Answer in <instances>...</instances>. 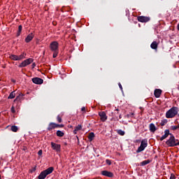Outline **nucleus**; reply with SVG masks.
I'll list each match as a JSON object with an SVG mask.
<instances>
[{
	"mask_svg": "<svg viewBox=\"0 0 179 179\" xmlns=\"http://www.w3.org/2000/svg\"><path fill=\"white\" fill-rule=\"evenodd\" d=\"M33 83L35 85H43L44 83V80L38 78V77H35L31 79Z\"/></svg>",
	"mask_w": 179,
	"mask_h": 179,
	"instance_id": "obj_9",
	"label": "nucleus"
},
{
	"mask_svg": "<svg viewBox=\"0 0 179 179\" xmlns=\"http://www.w3.org/2000/svg\"><path fill=\"white\" fill-rule=\"evenodd\" d=\"M58 46H59V43L57 41H53L50 43V48L51 51L55 52V51H58Z\"/></svg>",
	"mask_w": 179,
	"mask_h": 179,
	"instance_id": "obj_8",
	"label": "nucleus"
},
{
	"mask_svg": "<svg viewBox=\"0 0 179 179\" xmlns=\"http://www.w3.org/2000/svg\"><path fill=\"white\" fill-rule=\"evenodd\" d=\"M31 67H32V68H36V63H33V64H31Z\"/></svg>",
	"mask_w": 179,
	"mask_h": 179,
	"instance_id": "obj_41",
	"label": "nucleus"
},
{
	"mask_svg": "<svg viewBox=\"0 0 179 179\" xmlns=\"http://www.w3.org/2000/svg\"><path fill=\"white\" fill-rule=\"evenodd\" d=\"M129 115H130V117L132 118L134 117V115H135V113H129Z\"/></svg>",
	"mask_w": 179,
	"mask_h": 179,
	"instance_id": "obj_40",
	"label": "nucleus"
},
{
	"mask_svg": "<svg viewBox=\"0 0 179 179\" xmlns=\"http://www.w3.org/2000/svg\"><path fill=\"white\" fill-rule=\"evenodd\" d=\"M10 59H12L13 61H19L18 56L16 55H11L9 57Z\"/></svg>",
	"mask_w": 179,
	"mask_h": 179,
	"instance_id": "obj_21",
	"label": "nucleus"
},
{
	"mask_svg": "<svg viewBox=\"0 0 179 179\" xmlns=\"http://www.w3.org/2000/svg\"><path fill=\"white\" fill-rule=\"evenodd\" d=\"M99 115L101 118V121H102V122H106V121H107V115L106 114V112L104 111H101L99 113Z\"/></svg>",
	"mask_w": 179,
	"mask_h": 179,
	"instance_id": "obj_10",
	"label": "nucleus"
},
{
	"mask_svg": "<svg viewBox=\"0 0 179 179\" xmlns=\"http://www.w3.org/2000/svg\"><path fill=\"white\" fill-rule=\"evenodd\" d=\"M38 156H42V155H43V150H40L38 152Z\"/></svg>",
	"mask_w": 179,
	"mask_h": 179,
	"instance_id": "obj_37",
	"label": "nucleus"
},
{
	"mask_svg": "<svg viewBox=\"0 0 179 179\" xmlns=\"http://www.w3.org/2000/svg\"><path fill=\"white\" fill-rule=\"evenodd\" d=\"M152 162V160L150 159H147V160H145V161H143L140 163V166H146L147 164H149V163H150Z\"/></svg>",
	"mask_w": 179,
	"mask_h": 179,
	"instance_id": "obj_20",
	"label": "nucleus"
},
{
	"mask_svg": "<svg viewBox=\"0 0 179 179\" xmlns=\"http://www.w3.org/2000/svg\"><path fill=\"white\" fill-rule=\"evenodd\" d=\"M0 179H1V175H0Z\"/></svg>",
	"mask_w": 179,
	"mask_h": 179,
	"instance_id": "obj_49",
	"label": "nucleus"
},
{
	"mask_svg": "<svg viewBox=\"0 0 179 179\" xmlns=\"http://www.w3.org/2000/svg\"><path fill=\"white\" fill-rule=\"evenodd\" d=\"M22 29H23V27H22V25H19L18 27V31L17 33V36L19 37V36H20V33H22Z\"/></svg>",
	"mask_w": 179,
	"mask_h": 179,
	"instance_id": "obj_26",
	"label": "nucleus"
},
{
	"mask_svg": "<svg viewBox=\"0 0 179 179\" xmlns=\"http://www.w3.org/2000/svg\"><path fill=\"white\" fill-rule=\"evenodd\" d=\"M33 62L32 58H29L27 59L24 60L18 66L19 68H25L27 65H30Z\"/></svg>",
	"mask_w": 179,
	"mask_h": 179,
	"instance_id": "obj_5",
	"label": "nucleus"
},
{
	"mask_svg": "<svg viewBox=\"0 0 179 179\" xmlns=\"http://www.w3.org/2000/svg\"><path fill=\"white\" fill-rule=\"evenodd\" d=\"M126 117H127V118H131V115H130L129 114H127V115H126Z\"/></svg>",
	"mask_w": 179,
	"mask_h": 179,
	"instance_id": "obj_42",
	"label": "nucleus"
},
{
	"mask_svg": "<svg viewBox=\"0 0 179 179\" xmlns=\"http://www.w3.org/2000/svg\"><path fill=\"white\" fill-rule=\"evenodd\" d=\"M171 137L166 142V145L169 146V148H174L176 144V137H174V135L170 134Z\"/></svg>",
	"mask_w": 179,
	"mask_h": 179,
	"instance_id": "obj_4",
	"label": "nucleus"
},
{
	"mask_svg": "<svg viewBox=\"0 0 179 179\" xmlns=\"http://www.w3.org/2000/svg\"><path fill=\"white\" fill-rule=\"evenodd\" d=\"M54 171V167L51 166L42 171L38 176V179H45V177Z\"/></svg>",
	"mask_w": 179,
	"mask_h": 179,
	"instance_id": "obj_2",
	"label": "nucleus"
},
{
	"mask_svg": "<svg viewBox=\"0 0 179 179\" xmlns=\"http://www.w3.org/2000/svg\"><path fill=\"white\" fill-rule=\"evenodd\" d=\"M166 124H167V120H162L160 125H161V127H164V125Z\"/></svg>",
	"mask_w": 179,
	"mask_h": 179,
	"instance_id": "obj_29",
	"label": "nucleus"
},
{
	"mask_svg": "<svg viewBox=\"0 0 179 179\" xmlns=\"http://www.w3.org/2000/svg\"><path fill=\"white\" fill-rule=\"evenodd\" d=\"M16 96V94L15 93V91L12 92L9 96H8V99H15V96Z\"/></svg>",
	"mask_w": 179,
	"mask_h": 179,
	"instance_id": "obj_24",
	"label": "nucleus"
},
{
	"mask_svg": "<svg viewBox=\"0 0 179 179\" xmlns=\"http://www.w3.org/2000/svg\"><path fill=\"white\" fill-rule=\"evenodd\" d=\"M26 53L23 52L20 56H18V61H20L21 59H24L26 58Z\"/></svg>",
	"mask_w": 179,
	"mask_h": 179,
	"instance_id": "obj_25",
	"label": "nucleus"
},
{
	"mask_svg": "<svg viewBox=\"0 0 179 179\" xmlns=\"http://www.w3.org/2000/svg\"><path fill=\"white\" fill-rule=\"evenodd\" d=\"M50 145L53 150H55L56 152H57V153H59V152H61V145L57 144L54 142H51Z\"/></svg>",
	"mask_w": 179,
	"mask_h": 179,
	"instance_id": "obj_7",
	"label": "nucleus"
},
{
	"mask_svg": "<svg viewBox=\"0 0 179 179\" xmlns=\"http://www.w3.org/2000/svg\"><path fill=\"white\" fill-rule=\"evenodd\" d=\"M146 148H148V139H143L141 141L140 146L136 150V153H141V152H143V150H145Z\"/></svg>",
	"mask_w": 179,
	"mask_h": 179,
	"instance_id": "obj_3",
	"label": "nucleus"
},
{
	"mask_svg": "<svg viewBox=\"0 0 179 179\" xmlns=\"http://www.w3.org/2000/svg\"><path fill=\"white\" fill-rule=\"evenodd\" d=\"M11 113H13V114H15V113H16V110H15V107L14 106L11 107Z\"/></svg>",
	"mask_w": 179,
	"mask_h": 179,
	"instance_id": "obj_35",
	"label": "nucleus"
},
{
	"mask_svg": "<svg viewBox=\"0 0 179 179\" xmlns=\"http://www.w3.org/2000/svg\"><path fill=\"white\" fill-rule=\"evenodd\" d=\"M115 111H117V114H118V111H119L118 109H115Z\"/></svg>",
	"mask_w": 179,
	"mask_h": 179,
	"instance_id": "obj_45",
	"label": "nucleus"
},
{
	"mask_svg": "<svg viewBox=\"0 0 179 179\" xmlns=\"http://www.w3.org/2000/svg\"><path fill=\"white\" fill-rule=\"evenodd\" d=\"M178 114V108L173 106L166 113V118H174Z\"/></svg>",
	"mask_w": 179,
	"mask_h": 179,
	"instance_id": "obj_1",
	"label": "nucleus"
},
{
	"mask_svg": "<svg viewBox=\"0 0 179 179\" xmlns=\"http://www.w3.org/2000/svg\"><path fill=\"white\" fill-rule=\"evenodd\" d=\"M56 135H57V136L62 138V136H64L65 135V134L63 131H62L61 130H57L56 132Z\"/></svg>",
	"mask_w": 179,
	"mask_h": 179,
	"instance_id": "obj_22",
	"label": "nucleus"
},
{
	"mask_svg": "<svg viewBox=\"0 0 179 179\" xmlns=\"http://www.w3.org/2000/svg\"><path fill=\"white\" fill-rule=\"evenodd\" d=\"M106 163L108 164V166H111V160L106 159Z\"/></svg>",
	"mask_w": 179,
	"mask_h": 179,
	"instance_id": "obj_33",
	"label": "nucleus"
},
{
	"mask_svg": "<svg viewBox=\"0 0 179 179\" xmlns=\"http://www.w3.org/2000/svg\"><path fill=\"white\" fill-rule=\"evenodd\" d=\"M57 128V123L50 122L48 127V131H52V129H55Z\"/></svg>",
	"mask_w": 179,
	"mask_h": 179,
	"instance_id": "obj_12",
	"label": "nucleus"
},
{
	"mask_svg": "<svg viewBox=\"0 0 179 179\" xmlns=\"http://www.w3.org/2000/svg\"><path fill=\"white\" fill-rule=\"evenodd\" d=\"M118 85H119V87H120V90H122V92H123L122 85H121V83H119Z\"/></svg>",
	"mask_w": 179,
	"mask_h": 179,
	"instance_id": "obj_38",
	"label": "nucleus"
},
{
	"mask_svg": "<svg viewBox=\"0 0 179 179\" xmlns=\"http://www.w3.org/2000/svg\"><path fill=\"white\" fill-rule=\"evenodd\" d=\"M82 129V124H78L77 127H76L75 129L73 130L74 135H76L78 134V131H80Z\"/></svg>",
	"mask_w": 179,
	"mask_h": 179,
	"instance_id": "obj_18",
	"label": "nucleus"
},
{
	"mask_svg": "<svg viewBox=\"0 0 179 179\" xmlns=\"http://www.w3.org/2000/svg\"><path fill=\"white\" fill-rule=\"evenodd\" d=\"M88 139L90 141V142H92V141H93V139H94V133L91 132L89 134L88 136Z\"/></svg>",
	"mask_w": 179,
	"mask_h": 179,
	"instance_id": "obj_23",
	"label": "nucleus"
},
{
	"mask_svg": "<svg viewBox=\"0 0 179 179\" xmlns=\"http://www.w3.org/2000/svg\"><path fill=\"white\" fill-rule=\"evenodd\" d=\"M159 45V43H157V41H153L151 45H150V48L152 49V50H157V47Z\"/></svg>",
	"mask_w": 179,
	"mask_h": 179,
	"instance_id": "obj_17",
	"label": "nucleus"
},
{
	"mask_svg": "<svg viewBox=\"0 0 179 179\" xmlns=\"http://www.w3.org/2000/svg\"><path fill=\"white\" fill-rule=\"evenodd\" d=\"M56 128H64V124H56Z\"/></svg>",
	"mask_w": 179,
	"mask_h": 179,
	"instance_id": "obj_34",
	"label": "nucleus"
},
{
	"mask_svg": "<svg viewBox=\"0 0 179 179\" xmlns=\"http://www.w3.org/2000/svg\"><path fill=\"white\" fill-rule=\"evenodd\" d=\"M33 38H34V34H33V33H31L28 34V36L25 38V41L27 43H30V41H31Z\"/></svg>",
	"mask_w": 179,
	"mask_h": 179,
	"instance_id": "obj_15",
	"label": "nucleus"
},
{
	"mask_svg": "<svg viewBox=\"0 0 179 179\" xmlns=\"http://www.w3.org/2000/svg\"><path fill=\"white\" fill-rule=\"evenodd\" d=\"M170 179H176V176L174 175V173L171 174Z\"/></svg>",
	"mask_w": 179,
	"mask_h": 179,
	"instance_id": "obj_36",
	"label": "nucleus"
},
{
	"mask_svg": "<svg viewBox=\"0 0 179 179\" xmlns=\"http://www.w3.org/2000/svg\"><path fill=\"white\" fill-rule=\"evenodd\" d=\"M179 141H178V139H176V142H178Z\"/></svg>",
	"mask_w": 179,
	"mask_h": 179,
	"instance_id": "obj_47",
	"label": "nucleus"
},
{
	"mask_svg": "<svg viewBox=\"0 0 179 179\" xmlns=\"http://www.w3.org/2000/svg\"><path fill=\"white\" fill-rule=\"evenodd\" d=\"M57 120L58 122L59 123L62 122V118L59 115L57 117Z\"/></svg>",
	"mask_w": 179,
	"mask_h": 179,
	"instance_id": "obj_32",
	"label": "nucleus"
},
{
	"mask_svg": "<svg viewBox=\"0 0 179 179\" xmlns=\"http://www.w3.org/2000/svg\"><path fill=\"white\" fill-rule=\"evenodd\" d=\"M149 130L152 132V134H155L156 131H157V129L156 128V126L153 123H150L149 125Z\"/></svg>",
	"mask_w": 179,
	"mask_h": 179,
	"instance_id": "obj_13",
	"label": "nucleus"
},
{
	"mask_svg": "<svg viewBox=\"0 0 179 179\" xmlns=\"http://www.w3.org/2000/svg\"><path fill=\"white\" fill-rule=\"evenodd\" d=\"M12 82H13V83H16V80H12Z\"/></svg>",
	"mask_w": 179,
	"mask_h": 179,
	"instance_id": "obj_46",
	"label": "nucleus"
},
{
	"mask_svg": "<svg viewBox=\"0 0 179 179\" xmlns=\"http://www.w3.org/2000/svg\"><path fill=\"white\" fill-rule=\"evenodd\" d=\"M81 111H83V114H85V113H86V108L83 107V108H81Z\"/></svg>",
	"mask_w": 179,
	"mask_h": 179,
	"instance_id": "obj_39",
	"label": "nucleus"
},
{
	"mask_svg": "<svg viewBox=\"0 0 179 179\" xmlns=\"http://www.w3.org/2000/svg\"><path fill=\"white\" fill-rule=\"evenodd\" d=\"M154 94L155 96V97L157 99H159V97H160V96H162V90L160 89H156L155 91H154Z\"/></svg>",
	"mask_w": 179,
	"mask_h": 179,
	"instance_id": "obj_16",
	"label": "nucleus"
},
{
	"mask_svg": "<svg viewBox=\"0 0 179 179\" xmlns=\"http://www.w3.org/2000/svg\"><path fill=\"white\" fill-rule=\"evenodd\" d=\"M101 175L104 176L105 177H108L109 178H113V177H114V173L108 171H102Z\"/></svg>",
	"mask_w": 179,
	"mask_h": 179,
	"instance_id": "obj_11",
	"label": "nucleus"
},
{
	"mask_svg": "<svg viewBox=\"0 0 179 179\" xmlns=\"http://www.w3.org/2000/svg\"><path fill=\"white\" fill-rule=\"evenodd\" d=\"M117 132L118 135H120L121 136H124V135H125V131H124L121 129L117 130Z\"/></svg>",
	"mask_w": 179,
	"mask_h": 179,
	"instance_id": "obj_28",
	"label": "nucleus"
},
{
	"mask_svg": "<svg viewBox=\"0 0 179 179\" xmlns=\"http://www.w3.org/2000/svg\"><path fill=\"white\" fill-rule=\"evenodd\" d=\"M179 145V141H178L177 143H175V146H178Z\"/></svg>",
	"mask_w": 179,
	"mask_h": 179,
	"instance_id": "obj_43",
	"label": "nucleus"
},
{
	"mask_svg": "<svg viewBox=\"0 0 179 179\" xmlns=\"http://www.w3.org/2000/svg\"><path fill=\"white\" fill-rule=\"evenodd\" d=\"M119 118H120V120H121V118H122V116L121 115H120Z\"/></svg>",
	"mask_w": 179,
	"mask_h": 179,
	"instance_id": "obj_44",
	"label": "nucleus"
},
{
	"mask_svg": "<svg viewBox=\"0 0 179 179\" xmlns=\"http://www.w3.org/2000/svg\"><path fill=\"white\" fill-rule=\"evenodd\" d=\"M178 127L179 128V124H178Z\"/></svg>",
	"mask_w": 179,
	"mask_h": 179,
	"instance_id": "obj_48",
	"label": "nucleus"
},
{
	"mask_svg": "<svg viewBox=\"0 0 179 179\" xmlns=\"http://www.w3.org/2000/svg\"><path fill=\"white\" fill-rule=\"evenodd\" d=\"M19 129V128H17V126H11L10 127V130L13 131V132H17V130Z\"/></svg>",
	"mask_w": 179,
	"mask_h": 179,
	"instance_id": "obj_27",
	"label": "nucleus"
},
{
	"mask_svg": "<svg viewBox=\"0 0 179 179\" xmlns=\"http://www.w3.org/2000/svg\"><path fill=\"white\" fill-rule=\"evenodd\" d=\"M52 57H53V58H57V57H58V51L53 52Z\"/></svg>",
	"mask_w": 179,
	"mask_h": 179,
	"instance_id": "obj_30",
	"label": "nucleus"
},
{
	"mask_svg": "<svg viewBox=\"0 0 179 179\" xmlns=\"http://www.w3.org/2000/svg\"><path fill=\"white\" fill-rule=\"evenodd\" d=\"M169 135H171V134H170V130L166 129V130L164 131V135H163V136L160 138V141H164V139H166V138H167V136H169Z\"/></svg>",
	"mask_w": 179,
	"mask_h": 179,
	"instance_id": "obj_14",
	"label": "nucleus"
},
{
	"mask_svg": "<svg viewBox=\"0 0 179 179\" xmlns=\"http://www.w3.org/2000/svg\"><path fill=\"white\" fill-rule=\"evenodd\" d=\"M171 129H172V131H176V129H178V125L171 126Z\"/></svg>",
	"mask_w": 179,
	"mask_h": 179,
	"instance_id": "obj_31",
	"label": "nucleus"
},
{
	"mask_svg": "<svg viewBox=\"0 0 179 179\" xmlns=\"http://www.w3.org/2000/svg\"><path fill=\"white\" fill-rule=\"evenodd\" d=\"M137 20L138 22H141V23H148V22L150 21V17H146V16H138L137 17Z\"/></svg>",
	"mask_w": 179,
	"mask_h": 179,
	"instance_id": "obj_6",
	"label": "nucleus"
},
{
	"mask_svg": "<svg viewBox=\"0 0 179 179\" xmlns=\"http://www.w3.org/2000/svg\"><path fill=\"white\" fill-rule=\"evenodd\" d=\"M24 96V94H23L22 93H20L19 95L16 96L14 101H20V100H22V99H23Z\"/></svg>",
	"mask_w": 179,
	"mask_h": 179,
	"instance_id": "obj_19",
	"label": "nucleus"
}]
</instances>
